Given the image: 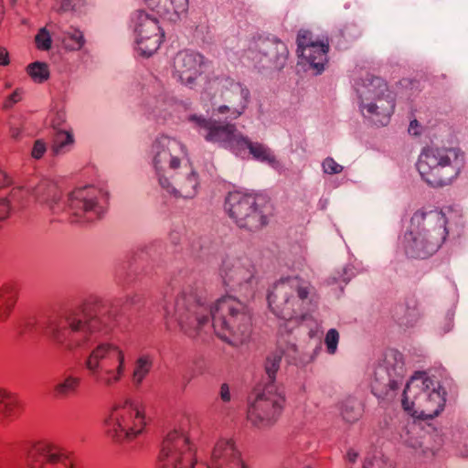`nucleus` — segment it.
<instances>
[{
  "label": "nucleus",
  "instance_id": "17",
  "mask_svg": "<svg viewBox=\"0 0 468 468\" xmlns=\"http://www.w3.org/2000/svg\"><path fill=\"white\" fill-rule=\"evenodd\" d=\"M223 283L244 297L253 295L257 283L255 268L248 257H228L220 271Z\"/></svg>",
  "mask_w": 468,
  "mask_h": 468
},
{
  "label": "nucleus",
  "instance_id": "12",
  "mask_svg": "<svg viewBox=\"0 0 468 468\" xmlns=\"http://www.w3.org/2000/svg\"><path fill=\"white\" fill-rule=\"evenodd\" d=\"M289 51L284 42L276 37H259L249 43L243 59L258 69H282L286 64Z\"/></svg>",
  "mask_w": 468,
  "mask_h": 468
},
{
  "label": "nucleus",
  "instance_id": "47",
  "mask_svg": "<svg viewBox=\"0 0 468 468\" xmlns=\"http://www.w3.org/2000/svg\"><path fill=\"white\" fill-rule=\"evenodd\" d=\"M358 457H359V453L356 451H355L354 449H349L346 452V454L345 456L346 460L351 464L356 463Z\"/></svg>",
  "mask_w": 468,
  "mask_h": 468
},
{
  "label": "nucleus",
  "instance_id": "2",
  "mask_svg": "<svg viewBox=\"0 0 468 468\" xmlns=\"http://www.w3.org/2000/svg\"><path fill=\"white\" fill-rule=\"evenodd\" d=\"M166 319L174 318L180 330L196 337L207 328L232 346L244 344L251 334V314L241 301L232 296L207 303L204 292L188 285L176 296L172 306L165 308Z\"/></svg>",
  "mask_w": 468,
  "mask_h": 468
},
{
  "label": "nucleus",
  "instance_id": "49",
  "mask_svg": "<svg viewBox=\"0 0 468 468\" xmlns=\"http://www.w3.org/2000/svg\"><path fill=\"white\" fill-rule=\"evenodd\" d=\"M419 122L417 120H413L410 122L409 126V133L412 135H419L420 133L419 131Z\"/></svg>",
  "mask_w": 468,
  "mask_h": 468
},
{
  "label": "nucleus",
  "instance_id": "36",
  "mask_svg": "<svg viewBox=\"0 0 468 468\" xmlns=\"http://www.w3.org/2000/svg\"><path fill=\"white\" fill-rule=\"evenodd\" d=\"M27 72L37 83H42L49 78L48 66L45 62L36 61L27 67Z\"/></svg>",
  "mask_w": 468,
  "mask_h": 468
},
{
  "label": "nucleus",
  "instance_id": "48",
  "mask_svg": "<svg viewBox=\"0 0 468 468\" xmlns=\"http://www.w3.org/2000/svg\"><path fill=\"white\" fill-rule=\"evenodd\" d=\"M8 52L5 48H0V66H7L9 64Z\"/></svg>",
  "mask_w": 468,
  "mask_h": 468
},
{
  "label": "nucleus",
  "instance_id": "40",
  "mask_svg": "<svg viewBox=\"0 0 468 468\" xmlns=\"http://www.w3.org/2000/svg\"><path fill=\"white\" fill-rule=\"evenodd\" d=\"M339 342V333L336 329H329L324 337V345L328 354L334 355L337 350V345Z\"/></svg>",
  "mask_w": 468,
  "mask_h": 468
},
{
  "label": "nucleus",
  "instance_id": "50",
  "mask_svg": "<svg viewBox=\"0 0 468 468\" xmlns=\"http://www.w3.org/2000/svg\"><path fill=\"white\" fill-rule=\"evenodd\" d=\"M0 176H1L0 187H4V186H8V185L11 184V178L9 177V176L5 172L1 171L0 172Z\"/></svg>",
  "mask_w": 468,
  "mask_h": 468
},
{
  "label": "nucleus",
  "instance_id": "30",
  "mask_svg": "<svg viewBox=\"0 0 468 468\" xmlns=\"http://www.w3.org/2000/svg\"><path fill=\"white\" fill-rule=\"evenodd\" d=\"M279 351L282 352V356H285L290 364L298 367H303L313 359L310 354L300 351L296 345L292 343H287L284 347L281 346Z\"/></svg>",
  "mask_w": 468,
  "mask_h": 468
},
{
  "label": "nucleus",
  "instance_id": "33",
  "mask_svg": "<svg viewBox=\"0 0 468 468\" xmlns=\"http://www.w3.org/2000/svg\"><path fill=\"white\" fill-rule=\"evenodd\" d=\"M341 415L346 422L353 423L362 415V406L359 401L348 399L341 404Z\"/></svg>",
  "mask_w": 468,
  "mask_h": 468
},
{
  "label": "nucleus",
  "instance_id": "14",
  "mask_svg": "<svg viewBox=\"0 0 468 468\" xmlns=\"http://www.w3.org/2000/svg\"><path fill=\"white\" fill-rule=\"evenodd\" d=\"M225 208L240 229L250 231L260 229L267 224V218L259 207L256 197L250 194L231 192L226 198Z\"/></svg>",
  "mask_w": 468,
  "mask_h": 468
},
{
  "label": "nucleus",
  "instance_id": "19",
  "mask_svg": "<svg viewBox=\"0 0 468 468\" xmlns=\"http://www.w3.org/2000/svg\"><path fill=\"white\" fill-rule=\"evenodd\" d=\"M133 21L135 48L141 56L149 58L159 48L165 34L156 17L143 10L134 13Z\"/></svg>",
  "mask_w": 468,
  "mask_h": 468
},
{
  "label": "nucleus",
  "instance_id": "46",
  "mask_svg": "<svg viewBox=\"0 0 468 468\" xmlns=\"http://www.w3.org/2000/svg\"><path fill=\"white\" fill-rule=\"evenodd\" d=\"M219 397L220 399L225 403L229 402L231 400L229 386L227 383H223L220 386Z\"/></svg>",
  "mask_w": 468,
  "mask_h": 468
},
{
  "label": "nucleus",
  "instance_id": "21",
  "mask_svg": "<svg viewBox=\"0 0 468 468\" xmlns=\"http://www.w3.org/2000/svg\"><path fill=\"white\" fill-rule=\"evenodd\" d=\"M297 53L299 64L314 70V74H321L324 70L327 61L328 45L313 40L308 30H300L297 35Z\"/></svg>",
  "mask_w": 468,
  "mask_h": 468
},
{
  "label": "nucleus",
  "instance_id": "27",
  "mask_svg": "<svg viewBox=\"0 0 468 468\" xmlns=\"http://www.w3.org/2000/svg\"><path fill=\"white\" fill-rule=\"evenodd\" d=\"M244 141V144H240V145H239L235 154L241 155L245 150L248 149L250 154H252L255 159L267 163L271 165H274L276 164V157L268 146L260 143H252L245 135Z\"/></svg>",
  "mask_w": 468,
  "mask_h": 468
},
{
  "label": "nucleus",
  "instance_id": "45",
  "mask_svg": "<svg viewBox=\"0 0 468 468\" xmlns=\"http://www.w3.org/2000/svg\"><path fill=\"white\" fill-rule=\"evenodd\" d=\"M10 200L0 198V220L5 219L10 211Z\"/></svg>",
  "mask_w": 468,
  "mask_h": 468
},
{
  "label": "nucleus",
  "instance_id": "24",
  "mask_svg": "<svg viewBox=\"0 0 468 468\" xmlns=\"http://www.w3.org/2000/svg\"><path fill=\"white\" fill-rule=\"evenodd\" d=\"M207 468H249L239 450L230 439L219 440L211 453Z\"/></svg>",
  "mask_w": 468,
  "mask_h": 468
},
{
  "label": "nucleus",
  "instance_id": "52",
  "mask_svg": "<svg viewBox=\"0 0 468 468\" xmlns=\"http://www.w3.org/2000/svg\"><path fill=\"white\" fill-rule=\"evenodd\" d=\"M404 441L405 443H407L409 446L412 447V448H417L419 446H420V442L417 441V440H408V439H404Z\"/></svg>",
  "mask_w": 468,
  "mask_h": 468
},
{
  "label": "nucleus",
  "instance_id": "42",
  "mask_svg": "<svg viewBox=\"0 0 468 468\" xmlns=\"http://www.w3.org/2000/svg\"><path fill=\"white\" fill-rule=\"evenodd\" d=\"M58 7L57 12L59 14L75 11L78 6L84 4L85 0H57Z\"/></svg>",
  "mask_w": 468,
  "mask_h": 468
},
{
  "label": "nucleus",
  "instance_id": "31",
  "mask_svg": "<svg viewBox=\"0 0 468 468\" xmlns=\"http://www.w3.org/2000/svg\"><path fill=\"white\" fill-rule=\"evenodd\" d=\"M153 367V359L148 355L140 356L134 363L132 374V380L136 387H139Z\"/></svg>",
  "mask_w": 468,
  "mask_h": 468
},
{
  "label": "nucleus",
  "instance_id": "55",
  "mask_svg": "<svg viewBox=\"0 0 468 468\" xmlns=\"http://www.w3.org/2000/svg\"><path fill=\"white\" fill-rule=\"evenodd\" d=\"M346 273H347V269H346V268H345V269H344V274H346Z\"/></svg>",
  "mask_w": 468,
  "mask_h": 468
},
{
  "label": "nucleus",
  "instance_id": "5",
  "mask_svg": "<svg viewBox=\"0 0 468 468\" xmlns=\"http://www.w3.org/2000/svg\"><path fill=\"white\" fill-rule=\"evenodd\" d=\"M445 405L444 392L439 382L425 372H417L408 381L402 398L403 409L413 417L431 420L438 416Z\"/></svg>",
  "mask_w": 468,
  "mask_h": 468
},
{
  "label": "nucleus",
  "instance_id": "8",
  "mask_svg": "<svg viewBox=\"0 0 468 468\" xmlns=\"http://www.w3.org/2000/svg\"><path fill=\"white\" fill-rule=\"evenodd\" d=\"M284 402L282 390L276 385L266 384L248 407V422L257 430L271 428L281 416Z\"/></svg>",
  "mask_w": 468,
  "mask_h": 468
},
{
  "label": "nucleus",
  "instance_id": "51",
  "mask_svg": "<svg viewBox=\"0 0 468 468\" xmlns=\"http://www.w3.org/2000/svg\"><path fill=\"white\" fill-rule=\"evenodd\" d=\"M452 326H453V318H452V315L451 314L446 317V326L443 329V333H447V332L451 331Z\"/></svg>",
  "mask_w": 468,
  "mask_h": 468
},
{
  "label": "nucleus",
  "instance_id": "22",
  "mask_svg": "<svg viewBox=\"0 0 468 468\" xmlns=\"http://www.w3.org/2000/svg\"><path fill=\"white\" fill-rule=\"evenodd\" d=\"M27 461L31 468H75L71 454L49 442H39L33 446Z\"/></svg>",
  "mask_w": 468,
  "mask_h": 468
},
{
  "label": "nucleus",
  "instance_id": "25",
  "mask_svg": "<svg viewBox=\"0 0 468 468\" xmlns=\"http://www.w3.org/2000/svg\"><path fill=\"white\" fill-rule=\"evenodd\" d=\"M39 203L46 204L52 211L60 199L57 185L48 178H42L36 186L27 190Z\"/></svg>",
  "mask_w": 468,
  "mask_h": 468
},
{
  "label": "nucleus",
  "instance_id": "32",
  "mask_svg": "<svg viewBox=\"0 0 468 468\" xmlns=\"http://www.w3.org/2000/svg\"><path fill=\"white\" fill-rule=\"evenodd\" d=\"M19 406L20 401L16 394L0 389V417L13 416Z\"/></svg>",
  "mask_w": 468,
  "mask_h": 468
},
{
  "label": "nucleus",
  "instance_id": "29",
  "mask_svg": "<svg viewBox=\"0 0 468 468\" xmlns=\"http://www.w3.org/2000/svg\"><path fill=\"white\" fill-rule=\"evenodd\" d=\"M17 298L15 285L5 284L0 289V322L6 320Z\"/></svg>",
  "mask_w": 468,
  "mask_h": 468
},
{
  "label": "nucleus",
  "instance_id": "39",
  "mask_svg": "<svg viewBox=\"0 0 468 468\" xmlns=\"http://www.w3.org/2000/svg\"><path fill=\"white\" fill-rule=\"evenodd\" d=\"M35 42L37 48L40 50H49L52 46V39L49 32L46 27H42L38 30L35 37Z\"/></svg>",
  "mask_w": 468,
  "mask_h": 468
},
{
  "label": "nucleus",
  "instance_id": "43",
  "mask_svg": "<svg viewBox=\"0 0 468 468\" xmlns=\"http://www.w3.org/2000/svg\"><path fill=\"white\" fill-rule=\"evenodd\" d=\"M47 152V144L42 139H37L34 142L31 156L36 160L41 159Z\"/></svg>",
  "mask_w": 468,
  "mask_h": 468
},
{
  "label": "nucleus",
  "instance_id": "6",
  "mask_svg": "<svg viewBox=\"0 0 468 468\" xmlns=\"http://www.w3.org/2000/svg\"><path fill=\"white\" fill-rule=\"evenodd\" d=\"M463 161L460 149L432 145L421 151L417 169L421 178L431 186H443L458 176Z\"/></svg>",
  "mask_w": 468,
  "mask_h": 468
},
{
  "label": "nucleus",
  "instance_id": "41",
  "mask_svg": "<svg viewBox=\"0 0 468 468\" xmlns=\"http://www.w3.org/2000/svg\"><path fill=\"white\" fill-rule=\"evenodd\" d=\"M322 169L324 173L328 175H337L342 173L344 167L338 164L334 158L326 157L322 162Z\"/></svg>",
  "mask_w": 468,
  "mask_h": 468
},
{
  "label": "nucleus",
  "instance_id": "56",
  "mask_svg": "<svg viewBox=\"0 0 468 468\" xmlns=\"http://www.w3.org/2000/svg\"><path fill=\"white\" fill-rule=\"evenodd\" d=\"M306 468H310V467H306Z\"/></svg>",
  "mask_w": 468,
  "mask_h": 468
},
{
  "label": "nucleus",
  "instance_id": "34",
  "mask_svg": "<svg viewBox=\"0 0 468 468\" xmlns=\"http://www.w3.org/2000/svg\"><path fill=\"white\" fill-rule=\"evenodd\" d=\"M361 468H395L392 460L380 452L367 454L363 460Z\"/></svg>",
  "mask_w": 468,
  "mask_h": 468
},
{
  "label": "nucleus",
  "instance_id": "20",
  "mask_svg": "<svg viewBox=\"0 0 468 468\" xmlns=\"http://www.w3.org/2000/svg\"><path fill=\"white\" fill-rule=\"evenodd\" d=\"M159 185L176 197L193 198L197 194L199 179L187 159L181 164L178 170H173L167 176H160Z\"/></svg>",
  "mask_w": 468,
  "mask_h": 468
},
{
  "label": "nucleus",
  "instance_id": "7",
  "mask_svg": "<svg viewBox=\"0 0 468 468\" xmlns=\"http://www.w3.org/2000/svg\"><path fill=\"white\" fill-rule=\"evenodd\" d=\"M360 111L364 117L375 124L386 125L395 109V97L385 80L367 75L356 87Z\"/></svg>",
  "mask_w": 468,
  "mask_h": 468
},
{
  "label": "nucleus",
  "instance_id": "54",
  "mask_svg": "<svg viewBox=\"0 0 468 468\" xmlns=\"http://www.w3.org/2000/svg\"><path fill=\"white\" fill-rule=\"evenodd\" d=\"M19 192V190H15L12 192L11 194V200H15L16 199V194Z\"/></svg>",
  "mask_w": 468,
  "mask_h": 468
},
{
  "label": "nucleus",
  "instance_id": "38",
  "mask_svg": "<svg viewBox=\"0 0 468 468\" xmlns=\"http://www.w3.org/2000/svg\"><path fill=\"white\" fill-rule=\"evenodd\" d=\"M67 38L71 41V43L68 44L67 47L70 50H80L85 44V38L83 33L74 27H70L68 31L65 32Z\"/></svg>",
  "mask_w": 468,
  "mask_h": 468
},
{
  "label": "nucleus",
  "instance_id": "26",
  "mask_svg": "<svg viewBox=\"0 0 468 468\" xmlns=\"http://www.w3.org/2000/svg\"><path fill=\"white\" fill-rule=\"evenodd\" d=\"M147 5L161 16L175 21L188 6L187 0H145Z\"/></svg>",
  "mask_w": 468,
  "mask_h": 468
},
{
  "label": "nucleus",
  "instance_id": "53",
  "mask_svg": "<svg viewBox=\"0 0 468 468\" xmlns=\"http://www.w3.org/2000/svg\"><path fill=\"white\" fill-rule=\"evenodd\" d=\"M351 277H336V276H334L332 277V282L335 283V282H338L339 281H342L344 282L345 283H347L349 281H350Z\"/></svg>",
  "mask_w": 468,
  "mask_h": 468
},
{
  "label": "nucleus",
  "instance_id": "4",
  "mask_svg": "<svg viewBox=\"0 0 468 468\" xmlns=\"http://www.w3.org/2000/svg\"><path fill=\"white\" fill-rule=\"evenodd\" d=\"M314 287L299 276L282 277L268 294L271 311L287 321H303L307 316L314 296Z\"/></svg>",
  "mask_w": 468,
  "mask_h": 468
},
{
  "label": "nucleus",
  "instance_id": "11",
  "mask_svg": "<svg viewBox=\"0 0 468 468\" xmlns=\"http://www.w3.org/2000/svg\"><path fill=\"white\" fill-rule=\"evenodd\" d=\"M149 158L160 182V176H167L173 170H178L188 159L187 149L179 140L162 134L152 143Z\"/></svg>",
  "mask_w": 468,
  "mask_h": 468
},
{
  "label": "nucleus",
  "instance_id": "9",
  "mask_svg": "<svg viewBox=\"0 0 468 468\" xmlns=\"http://www.w3.org/2000/svg\"><path fill=\"white\" fill-rule=\"evenodd\" d=\"M197 463L196 448L181 431H169L161 444L158 468H203Z\"/></svg>",
  "mask_w": 468,
  "mask_h": 468
},
{
  "label": "nucleus",
  "instance_id": "28",
  "mask_svg": "<svg viewBox=\"0 0 468 468\" xmlns=\"http://www.w3.org/2000/svg\"><path fill=\"white\" fill-rule=\"evenodd\" d=\"M81 379L74 375H66L53 388L54 396L57 399H67L75 395L80 386Z\"/></svg>",
  "mask_w": 468,
  "mask_h": 468
},
{
  "label": "nucleus",
  "instance_id": "18",
  "mask_svg": "<svg viewBox=\"0 0 468 468\" xmlns=\"http://www.w3.org/2000/svg\"><path fill=\"white\" fill-rule=\"evenodd\" d=\"M406 374L403 356L397 350L387 351L374 370L372 388L383 394L395 390L403 382Z\"/></svg>",
  "mask_w": 468,
  "mask_h": 468
},
{
  "label": "nucleus",
  "instance_id": "16",
  "mask_svg": "<svg viewBox=\"0 0 468 468\" xmlns=\"http://www.w3.org/2000/svg\"><path fill=\"white\" fill-rule=\"evenodd\" d=\"M219 90V98L222 103H214V112L226 115L230 120H237L246 111L250 100V90L240 82L229 77L217 78L214 80Z\"/></svg>",
  "mask_w": 468,
  "mask_h": 468
},
{
  "label": "nucleus",
  "instance_id": "23",
  "mask_svg": "<svg viewBox=\"0 0 468 468\" xmlns=\"http://www.w3.org/2000/svg\"><path fill=\"white\" fill-rule=\"evenodd\" d=\"M203 64L204 57L200 53L187 49L179 51L174 58V75L182 84L192 89L201 76Z\"/></svg>",
  "mask_w": 468,
  "mask_h": 468
},
{
  "label": "nucleus",
  "instance_id": "15",
  "mask_svg": "<svg viewBox=\"0 0 468 468\" xmlns=\"http://www.w3.org/2000/svg\"><path fill=\"white\" fill-rule=\"evenodd\" d=\"M105 193L94 186L80 187L69 193L67 200L69 213L78 222H90L101 218L105 211Z\"/></svg>",
  "mask_w": 468,
  "mask_h": 468
},
{
  "label": "nucleus",
  "instance_id": "35",
  "mask_svg": "<svg viewBox=\"0 0 468 468\" xmlns=\"http://www.w3.org/2000/svg\"><path fill=\"white\" fill-rule=\"evenodd\" d=\"M282 358V352H280L279 349L267 356L265 364H264L265 373L268 378L267 384L275 385L274 380L276 378V373L278 372V370L280 368Z\"/></svg>",
  "mask_w": 468,
  "mask_h": 468
},
{
  "label": "nucleus",
  "instance_id": "37",
  "mask_svg": "<svg viewBox=\"0 0 468 468\" xmlns=\"http://www.w3.org/2000/svg\"><path fill=\"white\" fill-rule=\"evenodd\" d=\"M74 142L73 135L69 132L58 131L55 133L52 151L55 154H60L67 151V147Z\"/></svg>",
  "mask_w": 468,
  "mask_h": 468
},
{
  "label": "nucleus",
  "instance_id": "13",
  "mask_svg": "<svg viewBox=\"0 0 468 468\" xmlns=\"http://www.w3.org/2000/svg\"><path fill=\"white\" fill-rule=\"evenodd\" d=\"M187 121L193 124L204 139L211 144L229 149L236 154L239 145L244 144V135L238 131L233 123L222 122L214 119H207L202 115L191 114Z\"/></svg>",
  "mask_w": 468,
  "mask_h": 468
},
{
  "label": "nucleus",
  "instance_id": "3",
  "mask_svg": "<svg viewBox=\"0 0 468 468\" xmlns=\"http://www.w3.org/2000/svg\"><path fill=\"white\" fill-rule=\"evenodd\" d=\"M446 217L441 210H417L404 234L403 248L407 256L426 259L433 255L446 239Z\"/></svg>",
  "mask_w": 468,
  "mask_h": 468
},
{
  "label": "nucleus",
  "instance_id": "44",
  "mask_svg": "<svg viewBox=\"0 0 468 468\" xmlns=\"http://www.w3.org/2000/svg\"><path fill=\"white\" fill-rule=\"evenodd\" d=\"M23 90L16 89L12 94H10L3 103L4 110L11 109L16 103L22 100Z\"/></svg>",
  "mask_w": 468,
  "mask_h": 468
},
{
  "label": "nucleus",
  "instance_id": "10",
  "mask_svg": "<svg viewBox=\"0 0 468 468\" xmlns=\"http://www.w3.org/2000/svg\"><path fill=\"white\" fill-rule=\"evenodd\" d=\"M145 424L143 411L131 401L115 406L105 420L106 432L116 441L133 440L142 433Z\"/></svg>",
  "mask_w": 468,
  "mask_h": 468
},
{
  "label": "nucleus",
  "instance_id": "1",
  "mask_svg": "<svg viewBox=\"0 0 468 468\" xmlns=\"http://www.w3.org/2000/svg\"><path fill=\"white\" fill-rule=\"evenodd\" d=\"M116 314V305L96 299L49 319L43 332L69 351L90 350L84 359L85 368L95 382L111 388L124 376L126 355L118 345L99 341V335L109 333Z\"/></svg>",
  "mask_w": 468,
  "mask_h": 468
}]
</instances>
